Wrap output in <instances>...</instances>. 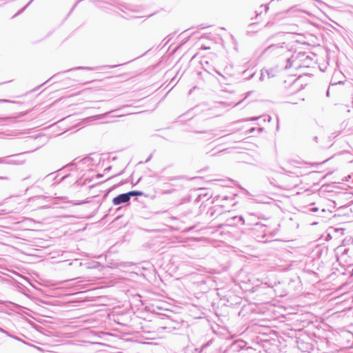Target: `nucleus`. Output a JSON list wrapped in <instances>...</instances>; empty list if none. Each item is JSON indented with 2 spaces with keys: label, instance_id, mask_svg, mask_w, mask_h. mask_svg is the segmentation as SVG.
<instances>
[{
  "label": "nucleus",
  "instance_id": "obj_1",
  "mask_svg": "<svg viewBox=\"0 0 353 353\" xmlns=\"http://www.w3.org/2000/svg\"><path fill=\"white\" fill-rule=\"evenodd\" d=\"M232 219L236 221L235 224L241 223V225H246L250 227L263 225L259 221H256V217L252 214L247 215L245 218L242 216H234Z\"/></svg>",
  "mask_w": 353,
  "mask_h": 353
},
{
  "label": "nucleus",
  "instance_id": "obj_2",
  "mask_svg": "<svg viewBox=\"0 0 353 353\" xmlns=\"http://www.w3.org/2000/svg\"><path fill=\"white\" fill-rule=\"evenodd\" d=\"M298 59L304 60L307 63L308 61H311L312 60V58L310 56L306 55L305 52H300L296 55L293 54L291 56V57L287 59V61H286L287 64L285 66V69L288 70V69L290 68L291 67H292L294 63H295L296 68L301 67L300 63H297Z\"/></svg>",
  "mask_w": 353,
  "mask_h": 353
},
{
  "label": "nucleus",
  "instance_id": "obj_3",
  "mask_svg": "<svg viewBox=\"0 0 353 353\" xmlns=\"http://www.w3.org/2000/svg\"><path fill=\"white\" fill-rule=\"evenodd\" d=\"M91 161H92V159L90 157H85L83 159H80L77 162V159H75L71 163L65 165L62 168H61L59 170H57L56 172H61L62 170H63L64 169H66V168H70V171H72L74 169L75 170H77L79 169L78 164L83 163V164L90 165Z\"/></svg>",
  "mask_w": 353,
  "mask_h": 353
},
{
  "label": "nucleus",
  "instance_id": "obj_4",
  "mask_svg": "<svg viewBox=\"0 0 353 353\" xmlns=\"http://www.w3.org/2000/svg\"><path fill=\"white\" fill-rule=\"evenodd\" d=\"M130 199L128 192H125V193L120 194L117 195V196H115L114 198H113L112 203L114 205H119L122 203H127L130 201Z\"/></svg>",
  "mask_w": 353,
  "mask_h": 353
},
{
  "label": "nucleus",
  "instance_id": "obj_5",
  "mask_svg": "<svg viewBox=\"0 0 353 353\" xmlns=\"http://www.w3.org/2000/svg\"><path fill=\"white\" fill-rule=\"evenodd\" d=\"M213 132H214L213 130H207V131H205V130L194 131V132L197 133V134H204L205 137L203 138V139L205 141L212 140L213 138H214L216 136L218 135V134H214Z\"/></svg>",
  "mask_w": 353,
  "mask_h": 353
},
{
  "label": "nucleus",
  "instance_id": "obj_6",
  "mask_svg": "<svg viewBox=\"0 0 353 353\" xmlns=\"http://www.w3.org/2000/svg\"><path fill=\"white\" fill-rule=\"evenodd\" d=\"M72 174H65L59 180H57L58 175H55L53 178V180L54 181L53 184H59V183L64 181L67 179L72 177Z\"/></svg>",
  "mask_w": 353,
  "mask_h": 353
},
{
  "label": "nucleus",
  "instance_id": "obj_7",
  "mask_svg": "<svg viewBox=\"0 0 353 353\" xmlns=\"http://www.w3.org/2000/svg\"><path fill=\"white\" fill-rule=\"evenodd\" d=\"M128 194L130 199L132 196H143L144 194V193L142 191H139V190L129 191V192H128Z\"/></svg>",
  "mask_w": 353,
  "mask_h": 353
},
{
  "label": "nucleus",
  "instance_id": "obj_8",
  "mask_svg": "<svg viewBox=\"0 0 353 353\" xmlns=\"http://www.w3.org/2000/svg\"><path fill=\"white\" fill-rule=\"evenodd\" d=\"M263 9H264L265 12H267L268 10H269L268 5V4H262L259 8V10L255 11L256 16L261 14L262 13Z\"/></svg>",
  "mask_w": 353,
  "mask_h": 353
},
{
  "label": "nucleus",
  "instance_id": "obj_9",
  "mask_svg": "<svg viewBox=\"0 0 353 353\" xmlns=\"http://www.w3.org/2000/svg\"><path fill=\"white\" fill-rule=\"evenodd\" d=\"M34 0H30L23 8L19 10L14 16L13 17H16L17 15H19L23 12V11L32 3Z\"/></svg>",
  "mask_w": 353,
  "mask_h": 353
},
{
  "label": "nucleus",
  "instance_id": "obj_10",
  "mask_svg": "<svg viewBox=\"0 0 353 353\" xmlns=\"http://www.w3.org/2000/svg\"><path fill=\"white\" fill-rule=\"evenodd\" d=\"M0 164H17V163L14 161H6V157H1L0 158Z\"/></svg>",
  "mask_w": 353,
  "mask_h": 353
},
{
  "label": "nucleus",
  "instance_id": "obj_11",
  "mask_svg": "<svg viewBox=\"0 0 353 353\" xmlns=\"http://www.w3.org/2000/svg\"><path fill=\"white\" fill-rule=\"evenodd\" d=\"M94 70V68H92V67H83V66H79V67H77V68H74L73 69H70V70ZM70 71V70H68Z\"/></svg>",
  "mask_w": 353,
  "mask_h": 353
},
{
  "label": "nucleus",
  "instance_id": "obj_12",
  "mask_svg": "<svg viewBox=\"0 0 353 353\" xmlns=\"http://www.w3.org/2000/svg\"><path fill=\"white\" fill-rule=\"evenodd\" d=\"M8 336L26 344V343L23 340H22L21 339H20L19 337H18L17 336L12 335L10 332L8 333Z\"/></svg>",
  "mask_w": 353,
  "mask_h": 353
},
{
  "label": "nucleus",
  "instance_id": "obj_13",
  "mask_svg": "<svg viewBox=\"0 0 353 353\" xmlns=\"http://www.w3.org/2000/svg\"><path fill=\"white\" fill-rule=\"evenodd\" d=\"M279 48V46L278 45H271L268 47H267L265 50H264V52H266L269 50H270L271 49H274V48Z\"/></svg>",
  "mask_w": 353,
  "mask_h": 353
},
{
  "label": "nucleus",
  "instance_id": "obj_14",
  "mask_svg": "<svg viewBox=\"0 0 353 353\" xmlns=\"http://www.w3.org/2000/svg\"><path fill=\"white\" fill-rule=\"evenodd\" d=\"M109 112H106V113H104V114H99V115H97L95 116V119H103L106 117L107 114H108Z\"/></svg>",
  "mask_w": 353,
  "mask_h": 353
},
{
  "label": "nucleus",
  "instance_id": "obj_15",
  "mask_svg": "<svg viewBox=\"0 0 353 353\" xmlns=\"http://www.w3.org/2000/svg\"><path fill=\"white\" fill-rule=\"evenodd\" d=\"M72 182H74V183H77L78 185H82L84 183H82L81 182V179H74Z\"/></svg>",
  "mask_w": 353,
  "mask_h": 353
},
{
  "label": "nucleus",
  "instance_id": "obj_16",
  "mask_svg": "<svg viewBox=\"0 0 353 353\" xmlns=\"http://www.w3.org/2000/svg\"><path fill=\"white\" fill-rule=\"evenodd\" d=\"M265 70V73L268 74L269 78L274 77V74H272V72H273L272 70Z\"/></svg>",
  "mask_w": 353,
  "mask_h": 353
},
{
  "label": "nucleus",
  "instance_id": "obj_17",
  "mask_svg": "<svg viewBox=\"0 0 353 353\" xmlns=\"http://www.w3.org/2000/svg\"><path fill=\"white\" fill-rule=\"evenodd\" d=\"M265 74V70H262L261 72V76H260V80L261 81H263L264 80Z\"/></svg>",
  "mask_w": 353,
  "mask_h": 353
},
{
  "label": "nucleus",
  "instance_id": "obj_18",
  "mask_svg": "<svg viewBox=\"0 0 353 353\" xmlns=\"http://www.w3.org/2000/svg\"><path fill=\"white\" fill-rule=\"evenodd\" d=\"M212 341H213V339L210 340V341H208L206 343H205V344H203V348H205V347H207L210 346V345L212 344Z\"/></svg>",
  "mask_w": 353,
  "mask_h": 353
},
{
  "label": "nucleus",
  "instance_id": "obj_19",
  "mask_svg": "<svg viewBox=\"0 0 353 353\" xmlns=\"http://www.w3.org/2000/svg\"><path fill=\"white\" fill-rule=\"evenodd\" d=\"M0 103H15V101H12L8 99H0Z\"/></svg>",
  "mask_w": 353,
  "mask_h": 353
},
{
  "label": "nucleus",
  "instance_id": "obj_20",
  "mask_svg": "<svg viewBox=\"0 0 353 353\" xmlns=\"http://www.w3.org/2000/svg\"><path fill=\"white\" fill-rule=\"evenodd\" d=\"M319 210V208L316 207H312L310 209L311 212H316Z\"/></svg>",
  "mask_w": 353,
  "mask_h": 353
},
{
  "label": "nucleus",
  "instance_id": "obj_21",
  "mask_svg": "<svg viewBox=\"0 0 353 353\" xmlns=\"http://www.w3.org/2000/svg\"><path fill=\"white\" fill-rule=\"evenodd\" d=\"M215 210L213 208H210L208 213L210 214V216H213L214 215Z\"/></svg>",
  "mask_w": 353,
  "mask_h": 353
},
{
  "label": "nucleus",
  "instance_id": "obj_22",
  "mask_svg": "<svg viewBox=\"0 0 353 353\" xmlns=\"http://www.w3.org/2000/svg\"><path fill=\"white\" fill-rule=\"evenodd\" d=\"M0 332L3 333L8 336V332L0 327Z\"/></svg>",
  "mask_w": 353,
  "mask_h": 353
},
{
  "label": "nucleus",
  "instance_id": "obj_23",
  "mask_svg": "<svg viewBox=\"0 0 353 353\" xmlns=\"http://www.w3.org/2000/svg\"><path fill=\"white\" fill-rule=\"evenodd\" d=\"M13 119L12 117H0V120H10Z\"/></svg>",
  "mask_w": 353,
  "mask_h": 353
},
{
  "label": "nucleus",
  "instance_id": "obj_24",
  "mask_svg": "<svg viewBox=\"0 0 353 353\" xmlns=\"http://www.w3.org/2000/svg\"><path fill=\"white\" fill-rule=\"evenodd\" d=\"M216 73H217L219 75H220V76H221L223 79H226V77H225L223 74H222L221 72H218V71H216Z\"/></svg>",
  "mask_w": 353,
  "mask_h": 353
},
{
  "label": "nucleus",
  "instance_id": "obj_25",
  "mask_svg": "<svg viewBox=\"0 0 353 353\" xmlns=\"http://www.w3.org/2000/svg\"><path fill=\"white\" fill-rule=\"evenodd\" d=\"M237 346H238L237 343H234L232 345L231 347H232V348H234V349H236V347H237Z\"/></svg>",
  "mask_w": 353,
  "mask_h": 353
},
{
  "label": "nucleus",
  "instance_id": "obj_26",
  "mask_svg": "<svg viewBox=\"0 0 353 353\" xmlns=\"http://www.w3.org/2000/svg\"><path fill=\"white\" fill-rule=\"evenodd\" d=\"M55 173H56V172H52V173H50V174H48V175L46 176V178L48 179V178L51 177L52 176L54 175V174H55Z\"/></svg>",
  "mask_w": 353,
  "mask_h": 353
},
{
  "label": "nucleus",
  "instance_id": "obj_27",
  "mask_svg": "<svg viewBox=\"0 0 353 353\" xmlns=\"http://www.w3.org/2000/svg\"><path fill=\"white\" fill-rule=\"evenodd\" d=\"M269 181H270V183L271 184H272V185H276V184H275V183H274V182H275V180H274V179H272V180L269 179Z\"/></svg>",
  "mask_w": 353,
  "mask_h": 353
},
{
  "label": "nucleus",
  "instance_id": "obj_28",
  "mask_svg": "<svg viewBox=\"0 0 353 353\" xmlns=\"http://www.w3.org/2000/svg\"><path fill=\"white\" fill-rule=\"evenodd\" d=\"M255 25H256V23H255V22L252 23H250V24L248 26V28H252V26H255Z\"/></svg>",
  "mask_w": 353,
  "mask_h": 353
},
{
  "label": "nucleus",
  "instance_id": "obj_29",
  "mask_svg": "<svg viewBox=\"0 0 353 353\" xmlns=\"http://www.w3.org/2000/svg\"><path fill=\"white\" fill-rule=\"evenodd\" d=\"M112 167L108 166V168H105L104 171H110L111 170Z\"/></svg>",
  "mask_w": 353,
  "mask_h": 353
},
{
  "label": "nucleus",
  "instance_id": "obj_30",
  "mask_svg": "<svg viewBox=\"0 0 353 353\" xmlns=\"http://www.w3.org/2000/svg\"><path fill=\"white\" fill-rule=\"evenodd\" d=\"M124 170H125V169H123V170H121L120 172H119V173L117 174V175L122 174L124 172ZM114 176H117V174H115Z\"/></svg>",
  "mask_w": 353,
  "mask_h": 353
},
{
  "label": "nucleus",
  "instance_id": "obj_31",
  "mask_svg": "<svg viewBox=\"0 0 353 353\" xmlns=\"http://www.w3.org/2000/svg\"><path fill=\"white\" fill-rule=\"evenodd\" d=\"M102 176H103L102 174H98L97 175V178H101V177H102Z\"/></svg>",
  "mask_w": 353,
  "mask_h": 353
},
{
  "label": "nucleus",
  "instance_id": "obj_32",
  "mask_svg": "<svg viewBox=\"0 0 353 353\" xmlns=\"http://www.w3.org/2000/svg\"><path fill=\"white\" fill-rule=\"evenodd\" d=\"M117 65H109L108 67L110 68H114V67H117Z\"/></svg>",
  "mask_w": 353,
  "mask_h": 353
},
{
  "label": "nucleus",
  "instance_id": "obj_33",
  "mask_svg": "<svg viewBox=\"0 0 353 353\" xmlns=\"http://www.w3.org/2000/svg\"><path fill=\"white\" fill-rule=\"evenodd\" d=\"M316 1H318L319 3H323L320 0H316Z\"/></svg>",
  "mask_w": 353,
  "mask_h": 353
},
{
  "label": "nucleus",
  "instance_id": "obj_34",
  "mask_svg": "<svg viewBox=\"0 0 353 353\" xmlns=\"http://www.w3.org/2000/svg\"><path fill=\"white\" fill-rule=\"evenodd\" d=\"M151 157H149L147 160L145 161V162H148L150 159Z\"/></svg>",
  "mask_w": 353,
  "mask_h": 353
},
{
  "label": "nucleus",
  "instance_id": "obj_35",
  "mask_svg": "<svg viewBox=\"0 0 353 353\" xmlns=\"http://www.w3.org/2000/svg\"><path fill=\"white\" fill-rule=\"evenodd\" d=\"M201 194L198 196L197 199H201Z\"/></svg>",
  "mask_w": 353,
  "mask_h": 353
},
{
  "label": "nucleus",
  "instance_id": "obj_36",
  "mask_svg": "<svg viewBox=\"0 0 353 353\" xmlns=\"http://www.w3.org/2000/svg\"><path fill=\"white\" fill-rule=\"evenodd\" d=\"M314 140L315 141H316V140H317V137H314Z\"/></svg>",
  "mask_w": 353,
  "mask_h": 353
},
{
  "label": "nucleus",
  "instance_id": "obj_37",
  "mask_svg": "<svg viewBox=\"0 0 353 353\" xmlns=\"http://www.w3.org/2000/svg\"><path fill=\"white\" fill-rule=\"evenodd\" d=\"M17 154H14V155H8L7 157H12V156H17Z\"/></svg>",
  "mask_w": 353,
  "mask_h": 353
},
{
  "label": "nucleus",
  "instance_id": "obj_38",
  "mask_svg": "<svg viewBox=\"0 0 353 353\" xmlns=\"http://www.w3.org/2000/svg\"><path fill=\"white\" fill-rule=\"evenodd\" d=\"M121 17H122L123 18H125V19H128V18L127 17H125V16H123V15H121Z\"/></svg>",
  "mask_w": 353,
  "mask_h": 353
},
{
  "label": "nucleus",
  "instance_id": "obj_39",
  "mask_svg": "<svg viewBox=\"0 0 353 353\" xmlns=\"http://www.w3.org/2000/svg\"><path fill=\"white\" fill-rule=\"evenodd\" d=\"M254 73H252V74L250 75V78H252V77L254 76Z\"/></svg>",
  "mask_w": 353,
  "mask_h": 353
},
{
  "label": "nucleus",
  "instance_id": "obj_40",
  "mask_svg": "<svg viewBox=\"0 0 353 353\" xmlns=\"http://www.w3.org/2000/svg\"><path fill=\"white\" fill-rule=\"evenodd\" d=\"M351 276H353V269H352V271H351Z\"/></svg>",
  "mask_w": 353,
  "mask_h": 353
},
{
  "label": "nucleus",
  "instance_id": "obj_41",
  "mask_svg": "<svg viewBox=\"0 0 353 353\" xmlns=\"http://www.w3.org/2000/svg\"><path fill=\"white\" fill-rule=\"evenodd\" d=\"M0 179H6V177H3V176H0Z\"/></svg>",
  "mask_w": 353,
  "mask_h": 353
},
{
  "label": "nucleus",
  "instance_id": "obj_42",
  "mask_svg": "<svg viewBox=\"0 0 353 353\" xmlns=\"http://www.w3.org/2000/svg\"><path fill=\"white\" fill-rule=\"evenodd\" d=\"M250 94V92H247V96H246V97H247Z\"/></svg>",
  "mask_w": 353,
  "mask_h": 353
},
{
  "label": "nucleus",
  "instance_id": "obj_43",
  "mask_svg": "<svg viewBox=\"0 0 353 353\" xmlns=\"http://www.w3.org/2000/svg\"><path fill=\"white\" fill-rule=\"evenodd\" d=\"M120 10H121V12H125L122 8H120Z\"/></svg>",
  "mask_w": 353,
  "mask_h": 353
},
{
  "label": "nucleus",
  "instance_id": "obj_44",
  "mask_svg": "<svg viewBox=\"0 0 353 353\" xmlns=\"http://www.w3.org/2000/svg\"><path fill=\"white\" fill-rule=\"evenodd\" d=\"M252 120H257V118H253Z\"/></svg>",
  "mask_w": 353,
  "mask_h": 353
}]
</instances>
